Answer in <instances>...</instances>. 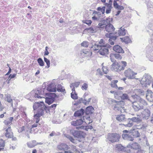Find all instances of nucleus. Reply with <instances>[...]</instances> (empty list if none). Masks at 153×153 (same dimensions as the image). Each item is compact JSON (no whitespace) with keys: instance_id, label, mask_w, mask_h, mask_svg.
Returning a JSON list of instances; mask_svg holds the SVG:
<instances>
[{"instance_id":"nucleus-26","label":"nucleus","mask_w":153,"mask_h":153,"mask_svg":"<svg viewBox=\"0 0 153 153\" xmlns=\"http://www.w3.org/2000/svg\"><path fill=\"white\" fill-rule=\"evenodd\" d=\"M94 110V108L91 106H88L86 108L85 111V113L87 115L91 114L92 113V111Z\"/></svg>"},{"instance_id":"nucleus-13","label":"nucleus","mask_w":153,"mask_h":153,"mask_svg":"<svg viewBox=\"0 0 153 153\" xmlns=\"http://www.w3.org/2000/svg\"><path fill=\"white\" fill-rule=\"evenodd\" d=\"M127 148H131V149H140L141 148V147L139 144L137 143H130L127 145Z\"/></svg>"},{"instance_id":"nucleus-40","label":"nucleus","mask_w":153,"mask_h":153,"mask_svg":"<svg viewBox=\"0 0 153 153\" xmlns=\"http://www.w3.org/2000/svg\"><path fill=\"white\" fill-rule=\"evenodd\" d=\"M86 30H89L91 33H94L95 32L96 27L95 26H92L89 28H86L85 29Z\"/></svg>"},{"instance_id":"nucleus-43","label":"nucleus","mask_w":153,"mask_h":153,"mask_svg":"<svg viewBox=\"0 0 153 153\" xmlns=\"http://www.w3.org/2000/svg\"><path fill=\"white\" fill-rule=\"evenodd\" d=\"M121 99L122 100H128V96L127 94L124 93L122 94V95L120 97Z\"/></svg>"},{"instance_id":"nucleus-25","label":"nucleus","mask_w":153,"mask_h":153,"mask_svg":"<svg viewBox=\"0 0 153 153\" xmlns=\"http://www.w3.org/2000/svg\"><path fill=\"white\" fill-rule=\"evenodd\" d=\"M109 18H107L105 20H104L101 23H100L98 24L99 28L101 30V29H104L105 28V26L106 25L107 22H108V19H110Z\"/></svg>"},{"instance_id":"nucleus-1","label":"nucleus","mask_w":153,"mask_h":153,"mask_svg":"<svg viewBox=\"0 0 153 153\" xmlns=\"http://www.w3.org/2000/svg\"><path fill=\"white\" fill-rule=\"evenodd\" d=\"M33 108L34 111H37V113L34 114L33 117L36 120V123H38L39 121L40 117L44 114L45 110H46V106L43 102L40 101L35 103L33 105Z\"/></svg>"},{"instance_id":"nucleus-46","label":"nucleus","mask_w":153,"mask_h":153,"mask_svg":"<svg viewBox=\"0 0 153 153\" xmlns=\"http://www.w3.org/2000/svg\"><path fill=\"white\" fill-rule=\"evenodd\" d=\"M83 101V100L82 98H81L78 100L75 101V103H73V104L74 105H78L80 104L82 102V101Z\"/></svg>"},{"instance_id":"nucleus-20","label":"nucleus","mask_w":153,"mask_h":153,"mask_svg":"<svg viewBox=\"0 0 153 153\" xmlns=\"http://www.w3.org/2000/svg\"><path fill=\"white\" fill-rule=\"evenodd\" d=\"M85 113V110L83 108H81L76 111L74 114L75 117H79L83 115Z\"/></svg>"},{"instance_id":"nucleus-54","label":"nucleus","mask_w":153,"mask_h":153,"mask_svg":"<svg viewBox=\"0 0 153 153\" xmlns=\"http://www.w3.org/2000/svg\"><path fill=\"white\" fill-rule=\"evenodd\" d=\"M83 23L87 24L88 26L90 25L92 23L91 21L89 20H84L83 21Z\"/></svg>"},{"instance_id":"nucleus-21","label":"nucleus","mask_w":153,"mask_h":153,"mask_svg":"<svg viewBox=\"0 0 153 153\" xmlns=\"http://www.w3.org/2000/svg\"><path fill=\"white\" fill-rule=\"evenodd\" d=\"M116 148L119 151H126L127 153H130L131 152L130 149H127L126 150L127 148H125L121 144L117 145Z\"/></svg>"},{"instance_id":"nucleus-56","label":"nucleus","mask_w":153,"mask_h":153,"mask_svg":"<svg viewBox=\"0 0 153 153\" xmlns=\"http://www.w3.org/2000/svg\"><path fill=\"white\" fill-rule=\"evenodd\" d=\"M48 46H46L45 48V51L44 53V55L45 56H47L48 55L49 53L48 51Z\"/></svg>"},{"instance_id":"nucleus-57","label":"nucleus","mask_w":153,"mask_h":153,"mask_svg":"<svg viewBox=\"0 0 153 153\" xmlns=\"http://www.w3.org/2000/svg\"><path fill=\"white\" fill-rule=\"evenodd\" d=\"M102 45L104 46V47H105V48H106L108 49V48L111 49V48L112 47L108 43L105 44H103Z\"/></svg>"},{"instance_id":"nucleus-36","label":"nucleus","mask_w":153,"mask_h":153,"mask_svg":"<svg viewBox=\"0 0 153 153\" xmlns=\"http://www.w3.org/2000/svg\"><path fill=\"white\" fill-rule=\"evenodd\" d=\"M5 146L4 141L2 139H0V151H4L5 149L4 148Z\"/></svg>"},{"instance_id":"nucleus-16","label":"nucleus","mask_w":153,"mask_h":153,"mask_svg":"<svg viewBox=\"0 0 153 153\" xmlns=\"http://www.w3.org/2000/svg\"><path fill=\"white\" fill-rule=\"evenodd\" d=\"M98 52L101 55H105L108 53V49L102 46L99 50Z\"/></svg>"},{"instance_id":"nucleus-11","label":"nucleus","mask_w":153,"mask_h":153,"mask_svg":"<svg viewBox=\"0 0 153 153\" xmlns=\"http://www.w3.org/2000/svg\"><path fill=\"white\" fill-rule=\"evenodd\" d=\"M5 131L6 133L5 135L6 137L9 138H12V140L13 141H16L17 140V138L13 136V132L11 131V129L10 126L8 127Z\"/></svg>"},{"instance_id":"nucleus-9","label":"nucleus","mask_w":153,"mask_h":153,"mask_svg":"<svg viewBox=\"0 0 153 153\" xmlns=\"http://www.w3.org/2000/svg\"><path fill=\"white\" fill-rule=\"evenodd\" d=\"M124 74L128 79H132L135 78V75L137 73L134 72L131 69L128 68L125 71Z\"/></svg>"},{"instance_id":"nucleus-3","label":"nucleus","mask_w":153,"mask_h":153,"mask_svg":"<svg viewBox=\"0 0 153 153\" xmlns=\"http://www.w3.org/2000/svg\"><path fill=\"white\" fill-rule=\"evenodd\" d=\"M153 81L151 76L148 74H145L142 78L140 83L143 87H146Z\"/></svg>"},{"instance_id":"nucleus-33","label":"nucleus","mask_w":153,"mask_h":153,"mask_svg":"<svg viewBox=\"0 0 153 153\" xmlns=\"http://www.w3.org/2000/svg\"><path fill=\"white\" fill-rule=\"evenodd\" d=\"M126 31L127 30L126 29L121 27L118 30V32L117 34L119 36H124L126 34Z\"/></svg>"},{"instance_id":"nucleus-8","label":"nucleus","mask_w":153,"mask_h":153,"mask_svg":"<svg viewBox=\"0 0 153 153\" xmlns=\"http://www.w3.org/2000/svg\"><path fill=\"white\" fill-rule=\"evenodd\" d=\"M142 120L141 118L134 117L128 119V123L126 124H123V125L126 127H131L133 125L134 122L139 123Z\"/></svg>"},{"instance_id":"nucleus-58","label":"nucleus","mask_w":153,"mask_h":153,"mask_svg":"<svg viewBox=\"0 0 153 153\" xmlns=\"http://www.w3.org/2000/svg\"><path fill=\"white\" fill-rule=\"evenodd\" d=\"M115 9L117 10L121 11L124 10V7L122 6L119 5Z\"/></svg>"},{"instance_id":"nucleus-48","label":"nucleus","mask_w":153,"mask_h":153,"mask_svg":"<svg viewBox=\"0 0 153 153\" xmlns=\"http://www.w3.org/2000/svg\"><path fill=\"white\" fill-rule=\"evenodd\" d=\"M112 55L114 57L118 59H121L122 58V56L120 55L119 53L112 54Z\"/></svg>"},{"instance_id":"nucleus-51","label":"nucleus","mask_w":153,"mask_h":153,"mask_svg":"<svg viewBox=\"0 0 153 153\" xmlns=\"http://www.w3.org/2000/svg\"><path fill=\"white\" fill-rule=\"evenodd\" d=\"M91 100V98H89L88 100L87 101L86 99H85L83 100V101H82V103L84 104L85 105H88L89 102H90Z\"/></svg>"},{"instance_id":"nucleus-34","label":"nucleus","mask_w":153,"mask_h":153,"mask_svg":"<svg viewBox=\"0 0 153 153\" xmlns=\"http://www.w3.org/2000/svg\"><path fill=\"white\" fill-rule=\"evenodd\" d=\"M63 87L60 84H58L57 85L56 90L57 91L59 92H63L64 93H65L66 91L64 88H63Z\"/></svg>"},{"instance_id":"nucleus-31","label":"nucleus","mask_w":153,"mask_h":153,"mask_svg":"<svg viewBox=\"0 0 153 153\" xmlns=\"http://www.w3.org/2000/svg\"><path fill=\"white\" fill-rule=\"evenodd\" d=\"M105 5L106 6L107 8L105 13L106 14H109L111 13V10L112 8L111 3H105Z\"/></svg>"},{"instance_id":"nucleus-63","label":"nucleus","mask_w":153,"mask_h":153,"mask_svg":"<svg viewBox=\"0 0 153 153\" xmlns=\"http://www.w3.org/2000/svg\"><path fill=\"white\" fill-rule=\"evenodd\" d=\"M16 74H10L9 75L8 78H10V79H11L14 78L16 76Z\"/></svg>"},{"instance_id":"nucleus-4","label":"nucleus","mask_w":153,"mask_h":153,"mask_svg":"<svg viewBox=\"0 0 153 153\" xmlns=\"http://www.w3.org/2000/svg\"><path fill=\"white\" fill-rule=\"evenodd\" d=\"M46 95L48 97L45 98V102L49 105L53 103L55 101L56 98L59 97L55 93H47Z\"/></svg>"},{"instance_id":"nucleus-62","label":"nucleus","mask_w":153,"mask_h":153,"mask_svg":"<svg viewBox=\"0 0 153 153\" xmlns=\"http://www.w3.org/2000/svg\"><path fill=\"white\" fill-rule=\"evenodd\" d=\"M123 94V92L122 91H118L115 92V94H116L117 95H118L119 96H121L122 94Z\"/></svg>"},{"instance_id":"nucleus-45","label":"nucleus","mask_w":153,"mask_h":153,"mask_svg":"<svg viewBox=\"0 0 153 153\" xmlns=\"http://www.w3.org/2000/svg\"><path fill=\"white\" fill-rule=\"evenodd\" d=\"M80 83V82H76L74 83H72L71 84L70 87L72 88V87H74L75 88H77L79 85Z\"/></svg>"},{"instance_id":"nucleus-60","label":"nucleus","mask_w":153,"mask_h":153,"mask_svg":"<svg viewBox=\"0 0 153 153\" xmlns=\"http://www.w3.org/2000/svg\"><path fill=\"white\" fill-rule=\"evenodd\" d=\"M110 33H107L105 34V36L106 37L108 38H109V39H110L112 35L113 34V33L112 32H110Z\"/></svg>"},{"instance_id":"nucleus-15","label":"nucleus","mask_w":153,"mask_h":153,"mask_svg":"<svg viewBox=\"0 0 153 153\" xmlns=\"http://www.w3.org/2000/svg\"><path fill=\"white\" fill-rule=\"evenodd\" d=\"M146 94V98L148 100L153 102V92L151 90H148Z\"/></svg>"},{"instance_id":"nucleus-28","label":"nucleus","mask_w":153,"mask_h":153,"mask_svg":"<svg viewBox=\"0 0 153 153\" xmlns=\"http://www.w3.org/2000/svg\"><path fill=\"white\" fill-rule=\"evenodd\" d=\"M110 59L111 60L113 63L111 65V70L112 69H113V68H114V67H115V66H116L117 65L118 62L116 61L114 59V58H113L112 57H114L112 55V54H111L110 55Z\"/></svg>"},{"instance_id":"nucleus-42","label":"nucleus","mask_w":153,"mask_h":153,"mask_svg":"<svg viewBox=\"0 0 153 153\" xmlns=\"http://www.w3.org/2000/svg\"><path fill=\"white\" fill-rule=\"evenodd\" d=\"M117 34V32L113 33V34L112 35L110 39H111L114 41L119 36Z\"/></svg>"},{"instance_id":"nucleus-52","label":"nucleus","mask_w":153,"mask_h":153,"mask_svg":"<svg viewBox=\"0 0 153 153\" xmlns=\"http://www.w3.org/2000/svg\"><path fill=\"white\" fill-rule=\"evenodd\" d=\"M71 97L72 99L74 100H77L78 98L77 94L74 93V92L71 93Z\"/></svg>"},{"instance_id":"nucleus-24","label":"nucleus","mask_w":153,"mask_h":153,"mask_svg":"<svg viewBox=\"0 0 153 153\" xmlns=\"http://www.w3.org/2000/svg\"><path fill=\"white\" fill-rule=\"evenodd\" d=\"M132 107L135 111H137L142 109V107L140 106L137 102H134L132 103Z\"/></svg>"},{"instance_id":"nucleus-47","label":"nucleus","mask_w":153,"mask_h":153,"mask_svg":"<svg viewBox=\"0 0 153 153\" xmlns=\"http://www.w3.org/2000/svg\"><path fill=\"white\" fill-rule=\"evenodd\" d=\"M112 102L113 103H116L117 105H122V103H124V101L123 100L118 101L114 100H112Z\"/></svg>"},{"instance_id":"nucleus-6","label":"nucleus","mask_w":153,"mask_h":153,"mask_svg":"<svg viewBox=\"0 0 153 153\" xmlns=\"http://www.w3.org/2000/svg\"><path fill=\"white\" fill-rule=\"evenodd\" d=\"M85 119H86L87 120H89V123L92 122V121L90 119L89 116H83L82 118H81L77 120L76 121H73L71 123V125L74 126H78L82 125L84 122V120Z\"/></svg>"},{"instance_id":"nucleus-18","label":"nucleus","mask_w":153,"mask_h":153,"mask_svg":"<svg viewBox=\"0 0 153 153\" xmlns=\"http://www.w3.org/2000/svg\"><path fill=\"white\" fill-rule=\"evenodd\" d=\"M150 111L148 109H145L142 113V116L143 118L148 119L150 116Z\"/></svg>"},{"instance_id":"nucleus-17","label":"nucleus","mask_w":153,"mask_h":153,"mask_svg":"<svg viewBox=\"0 0 153 153\" xmlns=\"http://www.w3.org/2000/svg\"><path fill=\"white\" fill-rule=\"evenodd\" d=\"M122 137L124 140L131 141L134 140L133 137L131 136L130 133L128 134H123Z\"/></svg>"},{"instance_id":"nucleus-22","label":"nucleus","mask_w":153,"mask_h":153,"mask_svg":"<svg viewBox=\"0 0 153 153\" xmlns=\"http://www.w3.org/2000/svg\"><path fill=\"white\" fill-rule=\"evenodd\" d=\"M113 49L115 52L118 53H123L124 52L122 48L118 45L114 46L113 47Z\"/></svg>"},{"instance_id":"nucleus-50","label":"nucleus","mask_w":153,"mask_h":153,"mask_svg":"<svg viewBox=\"0 0 153 153\" xmlns=\"http://www.w3.org/2000/svg\"><path fill=\"white\" fill-rule=\"evenodd\" d=\"M67 137L72 143H76V140L73 137L70 136H68Z\"/></svg>"},{"instance_id":"nucleus-19","label":"nucleus","mask_w":153,"mask_h":153,"mask_svg":"<svg viewBox=\"0 0 153 153\" xmlns=\"http://www.w3.org/2000/svg\"><path fill=\"white\" fill-rule=\"evenodd\" d=\"M130 133L131 136L134 137H139L140 136V134L138 131L135 128H132L130 129Z\"/></svg>"},{"instance_id":"nucleus-53","label":"nucleus","mask_w":153,"mask_h":153,"mask_svg":"<svg viewBox=\"0 0 153 153\" xmlns=\"http://www.w3.org/2000/svg\"><path fill=\"white\" fill-rule=\"evenodd\" d=\"M81 45L82 46L84 47L85 48H87L88 46V42L87 41H85L82 43L81 44Z\"/></svg>"},{"instance_id":"nucleus-64","label":"nucleus","mask_w":153,"mask_h":153,"mask_svg":"<svg viewBox=\"0 0 153 153\" xmlns=\"http://www.w3.org/2000/svg\"><path fill=\"white\" fill-rule=\"evenodd\" d=\"M153 54H151L149 55L148 56V58L149 59V60L153 62Z\"/></svg>"},{"instance_id":"nucleus-35","label":"nucleus","mask_w":153,"mask_h":153,"mask_svg":"<svg viewBox=\"0 0 153 153\" xmlns=\"http://www.w3.org/2000/svg\"><path fill=\"white\" fill-rule=\"evenodd\" d=\"M116 119L119 121L121 122L126 121V118L125 115L121 114L118 115L117 117H116Z\"/></svg>"},{"instance_id":"nucleus-32","label":"nucleus","mask_w":153,"mask_h":153,"mask_svg":"<svg viewBox=\"0 0 153 153\" xmlns=\"http://www.w3.org/2000/svg\"><path fill=\"white\" fill-rule=\"evenodd\" d=\"M120 39L122 42H124L126 44H128L132 42L131 39L129 38L128 36H126L124 38H120Z\"/></svg>"},{"instance_id":"nucleus-44","label":"nucleus","mask_w":153,"mask_h":153,"mask_svg":"<svg viewBox=\"0 0 153 153\" xmlns=\"http://www.w3.org/2000/svg\"><path fill=\"white\" fill-rule=\"evenodd\" d=\"M37 61L40 66H43L44 65L45 63L41 58H38L37 60Z\"/></svg>"},{"instance_id":"nucleus-37","label":"nucleus","mask_w":153,"mask_h":153,"mask_svg":"<svg viewBox=\"0 0 153 153\" xmlns=\"http://www.w3.org/2000/svg\"><path fill=\"white\" fill-rule=\"evenodd\" d=\"M102 45H99L95 44L94 45H93L92 47L91 48L93 49L94 51H97L100 49L101 47L102 46Z\"/></svg>"},{"instance_id":"nucleus-49","label":"nucleus","mask_w":153,"mask_h":153,"mask_svg":"<svg viewBox=\"0 0 153 153\" xmlns=\"http://www.w3.org/2000/svg\"><path fill=\"white\" fill-rule=\"evenodd\" d=\"M44 61L46 63L47 66H46L45 67L46 68L47 67L48 68L50 66V61L47 58H46L45 57H44Z\"/></svg>"},{"instance_id":"nucleus-5","label":"nucleus","mask_w":153,"mask_h":153,"mask_svg":"<svg viewBox=\"0 0 153 153\" xmlns=\"http://www.w3.org/2000/svg\"><path fill=\"white\" fill-rule=\"evenodd\" d=\"M120 137V134L117 133H109L107 136V139L109 141L113 143L118 142Z\"/></svg>"},{"instance_id":"nucleus-39","label":"nucleus","mask_w":153,"mask_h":153,"mask_svg":"<svg viewBox=\"0 0 153 153\" xmlns=\"http://www.w3.org/2000/svg\"><path fill=\"white\" fill-rule=\"evenodd\" d=\"M57 105V104H53V105H51V106H48L47 105H46L47 108L46 110V112H47V111H50L51 110V109L52 108H53V109H54L56 108Z\"/></svg>"},{"instance_id":"nucleus-29","label":"nucleus","mask_w":153,"mask_h":153,"mask_svg":"<svg viewBox=\"0 0 153 153\" xmlns=\"http://www.w3.org/2000/svg\"><path fill=\"white\" fill-rule=\"evenodd\" d=\"M5 100L9 103H10L12 106L13 105V100L11 98V96L10 94H7L5 95Z\"/></svg>"},{"instance_id":"nucleus-7","label":"nucleus","mask_w":153,"mask_h":153,"mask_svg":"<svg viewBox=\"0 0 153 153\" xmlns=\"http://www.w3.org/2000/svg\"><path fill=\"white\" fill-rule=\"evenodd\" d=\"M117 65L114 67V69H112L111 70L119 72L124 70L125 67L127 65V62L126 61H122L121 62H118Z\"/></svg>"},{"instance_id":"nucleus-12","label":"nucleus","mask_w":153,"mask_h":153,"mask_svg":"<svg viewBox=\"0 0 153 153\" xmlns=\"http://www.w3.org/2000/svg\"><path fill=\"white\" fill-rule=\"evenodd\" d=\"M108 22H107V25H105V29L106 31L108 33L112 32L114 31L115 28L114 26L111 24L110 23V21L108 20Z\"/></svg>"},{"instance_id":"nucleus-61","label":"nucleus","mask_w":153,"mask_h":153,"mask_svg":"<svg viewBox=\"0 0 153 153\" xmlns=\"http://www.w3.org/2000/svg\"><path fill=\"white\" fill-rule=\"evenodd\" d=\"M102 70L105 74L108 73V70L107 68V67L103 66L102 68Z\"/></svg>"},{"instance_id":"nucleus-38","label":"nucleus","mask_w":153,"mask_h":153,"mask_svg":"<svg viewBox=\"0 0 153 153\" xmlns=\"http://www.w3.org/2000/svg\"><path fill=\"white\" fill-rule=\"evenodd\" d=\"M135 91L138 94L141 95H144L146 93V92L141 89H137L135 90Z\"/></svg>"},{"instance_id":"nucleus-59","label":"nucleus","mask_w":153,"mask_h":153,"mask_svg":"<svg viewBox=\"0 0 153 153\" xmlns=\"http://www.w3.org/2000/svg\"><path fill=\"white\" fill-rule=\"evenodd\" d=\"M25 130V127L24 126H22V127L19 128L18 131L19 133H21Z\"/></svg>"},{"instance_id":"nucleus-41","label":"nucleus","mask_w":153,"mask_h":153,"mask_svg":"<svg viewBox=\"0 0 153 153\" xmlns=\"http://www.w3.org/2000/svg\"><path fill=\"white\" fill-rule=\"evenodd\" d=\"M105 6H103L102 7H97V10L98 11L101 12L102 14H104L105 12Z\"/></svg>"},{"instance_id":"nucleus-14","label":"nucleus","mask_w":153,"mask_h":153,"mask_svg":"<svg viewBox=\"0 0 153 153\" xmlns=\"http://www.w3.org/2000/svg\"><path fill=\"white\" fill-rule=\"evenodd\" d=\"M47 90L49 92H55L56 91V85L54 83H51L48 85Z\"/></svg>"},{"instance_id":"nucleus-30","label":"nucleus","mask_w":153,"mask_h":153,"mask_svg":"<svg viewBox=\"0 0 153 153\" xmlns=\"http://www.w3.org/2000/svg\"><path fill=\"white\" fill-rule=\"evenodd\" d=\"M27 145L28 147L32 148L36 146L37 145V143L36 140H33L27 142Z\"/></svg>"},{"instance_id":"nucleus-10","label":"nucleus","mask_w":153,"mask_h":153,"mask_svg":"<svg viewBox=\"0 0 153 153\" xmlns=\"http://www.w3.org/2000/svg\"><path fill=\"white\" fill-rule=\"evenodd\" d=\"M71 132L74 137L80 139L84 138L85 137L84 133L81 131L73 130Z\"/></svg>"},{"instance_id":"nucleus-2","label":"nucleus","mask_w":153,"mask_h":153,"mask_svg":"<svg viewBox=\"0 0 153 153\" xmlns=\"http://www.w3.org/2000/svg\"><path fill=\"white\" fill-rule=\"evenodd\" d=\"M43 95L42 92V90L37 88L34 90L32 91L27 96H30L29 99L30 101L36 100L37 98H41V95Z\"/></svg>"},{"instance_id":"nucleus-23","label":"nucleus","mask_w":153,"mask_h":153,"mask_svg":"<svg viewBox=\"0 0 153 153\" xmlns=\"http://www.w3.org/2000/svg\"><path fill=\"white\" fill-rule=\"evenodd\" d=\"M57 148L59 150L65 151L69 149L70 147L66 144L62 143L58 145Z\"/></svg>"},{"instance_id":"nucleus-55","label":"nucleus","mask_w":153,"mask_h":153,"mask_svg":"<svg viewBox=\"0 0 153 153\" xmlns=\"http://www.w3.org/2000/svg\"><path fill=\"white\" fill-rule=\"evenodd\" d=\"M88 87V84L86 83H84L82 86L81 88L83 90L84 89L85 90H87Z\"/></svg>"},{"instance_id":"nucleus-27","label":"nucleus","mask_w":153,"mask_h":153,"mask_svg":"<svg viewBox=\"0 0 153 153\" xmlns=\"http://www.w3.org/2000/svg\"><path fill=\"white\" fill-rule=\"evenodd\" d=\"M137 102L140 105V106L142 107L143 109V108L144 106L147 105V104L146 101L141 98H139Z\"/></svg>"}]
</instances>
